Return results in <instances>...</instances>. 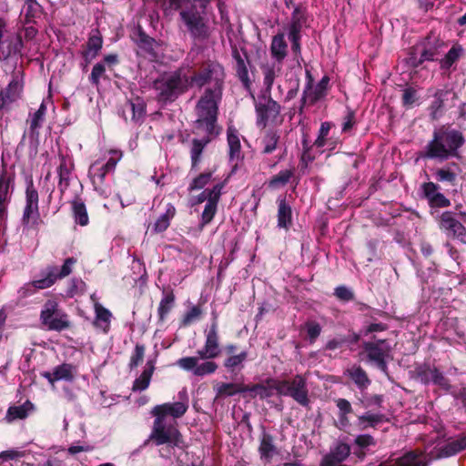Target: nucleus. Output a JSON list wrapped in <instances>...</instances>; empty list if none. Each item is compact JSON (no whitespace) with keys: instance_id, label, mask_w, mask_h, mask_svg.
<instances>
[{"instance_id":"nucleus-49","label":"nucleus","mask_w":466,"mask_h":466,"mask_svg":"<svg viewBox=\"0 0 466 466\" xmlns=\"http://www.w3.org/2000/svg\"><path fill=\"white\" fill-rule=\"evenodd\" d=\"M200 358L198 357H185L177 360V365L184 370L192 371L196 370L198 362Z\"/></svg>"},{"instance_id":"nucleus-30","label":"nucleus","mask_w":466,"mask_h":466,"mask_svg":"<svg viewBox=\"0 0 466 466\" xmlns=\"http://www.w3.org/2000/svg\"><path fill=\"white\" fill-rule=\"evenodd\" d=\"M292 223V210L285 199L279 201L278 226L282 228H289Z\"/></svg>"},{"instance_id":"nucleus-24","label":"nucleus","mask_w":466,"mask_h":466,"mask_svg":"<svg viewBox=\"0 0 466 466\" xmlns=\"http://www.w3.org/2000/svg\"><path fill=\"white\" fill-rule=\"evenodd\" d=\"M34 410L35 405L30 400H26L20 406H11L7 410L5 420L8 422H12L15 420L25 419Z\"/></svg>"},{"instance_id":"nucleus-1","label":"nucleus","mask_w":466,"mask_h":466,"mask_svg":"<svg viewBox=\"0 0 466 466\" xmlns=\"http://www.w3.org/2000/svg\"><path fill=\"white\" fill-rule=\"evenodd\" d=\"M220 87H208L200 96L197 106L195 128L208 136L218 134L216 122L218 117V103L221 99Z\"/></svg>"},{"instance_id":"nucleus-40","label":"nucleus","mask_w":466,"mask_h":466,"mask_svg":"<svg viewBox=\"0 0 466 466\" xmlns=\"http://www.w3.org/2000/svg\"><path fill=\"white\" fill-rule=\"evenodd\" d=\"M102 37L98 35H93L89 37L87 42V49L85 52L84 56L85 57L93 59L96 56L98 51L102 47Z\"/></svg>"},{"instance_id":"nucleus-19","label":"nucleus","mask_w":466,"mask_h":466,"mask_svg":"<svg viewBox=\"0 0 466 466\" xmlns=\"http://www.w3.org/2000/svg\"><path fill=\"white\" fill-rule=\"evenodd\" d=\"M59 166L57 173L59 177L58 187L61 192H64L69 185V177L73 169V163L71 159L64 155H59Z\"/></svg>"},{"instance_id":"nucleus-12","label":"nucleus","mask_w":466,"mask_h":466,"mask_svg":"<svg viewBox=\"0 0 466 466\" xmlns=\"http://www.w3.org/2000/svg\"><path fill=\"white\" fill-rule=\"evenodd\" d=\"M132 39L138 47V54L151 60H155L158 57L157 50L159 48V44L157 43L155 39L147 35L140 29H137L133 33Z\"/></svg>"},{"instance_id":"nucleus-20","label":"nucleus","mask_w":466,"mask_h":466,"mask_svg":"<svg viewBox=\"0 0 466 466\" xmlns=\"http://www.w3.org/2000/svg\"><path fill=\"white\" fill-rule=\"evenodd\" d=\"M91 299L94 301V309L96 314L94 324L103 331L106 332L110 326L112 314L108 309L95 300V295L91 296Z\"/></svg>"},{"instance_id":"nucleus-41","label":"nucleus","mask_w":466,"mask_h":466,"mask_svg":"<svg viewBox=\"0 0 466 466\" xmlns=\"http://www.w3.org/2000/svg\"><path fill=\"white\" fill-rule=\"evenodd\" d=\"M293 176V169L281 170L269 180L268 185L272 188H278L279 187L285 186Z\"/></svg>"},{"instance_id":"nucleus-11","label":"nucleus","mask_w":466,"mask_h":466,"mask_svg":"<svg viewBox=\"0 0 466 466\" xmlns=\"http://www.w3.org/2000/svg\"><path fill=\"white\" fill-rule=\"evenodd\" d=\"M364 350L368 354L370 361H373L377 366L386 370V358L389 357L391 348L386 343L385 340H379L377 342H367L364 344Z\"/></svg>"},{"instance_id":"nucleus-5","label":"nucleus","mask_w":466,"mask_h":466,"mask_svg":"<svg viewBox=\"0 0 466 466\" xmlns=\"http://www.w3.org/2000/svg\"><path fill=\"white\" fill-rule=\"evenodd\" d=\"M41 323L49 330L62 331L71 327L69 316L59 308L55 299L45 302L40 312Z\"/></svg>"},{"instance_id":"nucleus-18","label":"nucleus","mask_w":466,"mask_h":466,"mask_svg":"<svg viewBox=\"0 0 466 466\" xmlns=\"http://www.w3.org/2000/svg\"><path fill=\"white\" fill-rule=\"evenodd\" d=\"M252 392L255 396H259L261 399L273 396L275 393L279 394V380H268L265 383L257 384L253 387H248V390Z\"/></svg>"},{"instance_id":"nucleus-28","label":"nucleus","mask_w":466,"mask_h":466,"mask_svg":"<svg viewBox=\"0 0 466 466\" xmlns=\"http://www.w3.org/2000/svg\"><path fill=\"white\" fill-rule=\"evenodd\" d=\"M464 449H466V436L461 439L452 441L445 444L443 447H441L439 452L436 455H433V457L442 458L452 456Z\"/></svg>"},{"instance_id":"nucleus-3","label":"nucleus","mask_w":466,"mask_h":466,"mask_svg":"<svg viewBox=\"0 0 466 466\" xmlns=\"http://www.w3.org/2000/svg\"><path fill=\"white\" fill-rule=\"evenodd\" d=\"M154 87L157 91L159 100L175 99L178 95L187 90L184 71L180 68L173 73L162 76L154 82Z\"/></svg>"},{"instance_id":"nucleus-26","label":"nucleus","mask_w":466,"mask_h":466,"mask_svg":"<svg viewBox=\"0 0 466 466\" xmlns=\"http://www.w3.org/2000/svg\"><path fill=\"white\" fill-rule=\"evenodd\" d=\"M280 144V134L275 130H268L261 139V152L271 154Z\"/></svg>"},{"instance_id":"nucleus-13","label":"nucleus","mask_w":466,"mask_h":466,"mask_svg":"<svg viewBox=\"0 0 466 466\" xmlns=\"http://www.w3.org/2000/svg\"><path fill=\"white\" fill-rule=\"evenodd\" d=\"M440 226L449 236L466 242V228L454 218L451 212L446 211L441 214Z\"/></svg>"},{"instance_id":"nucleus-10","label":"nucleus","mask_w":466,"mask_h":466,"mask_svg":"<svg viewBox=\"0 0 466 466\" xmlns=\"http://www.w3.org/2000/svg\"><path fill=\"white\" fill-rule=\"evenodd\" d=\"M218 324L214 321L206 334L205 345L198 350V356L201 360H211L220 355Z\"/></svg>"},{"instance_id":"nucleus-7","label":"nucleus","mask_w":466,"mask_h":466,"mask_svg":"<svg viewBox=\"0 0 466 466\" xmlns=\"http://www.w3.org/2000/svg\"><path fill=\"white\" fill-rule=\"evenodd\" d=\"M279 395L290 396L302 406L309 405V390L307 379L302 375H296L291 380H279Z\"/></svg>"},{"instance_id":"nucleus-29","label":"nucleus","mask_w":466,"mask_h":466,"mask_svg":"<svg viewBox=\"0 0 466 466\" xmlns=\"http://www.w3.org/2000/svg\"><path fill=\"white\" fill-rule=\"evenodd\" d=\"M288 46L284 40V35L279 34L273 37L270 45L271 56L278 61L282 62L287 56Z\"/></svg>"},{"instance_id":"nucleus-22","label":"nucleus","mask_w":466,"mask_h":466,"mask_svg":"<svg viewBox=\"0 0 466 466\" xmlns=\"http://www.w3.org/2000/svg\"><path fill=\"white\" fill-rule=\"evenodd\" d=\"M236 346L233 344L228 345L226 347V351L229 355L224 362V366L230 370H234L235 369H241L243 367L244 361L247 360L248 353L246 351H241L238 354H235Z\"/></svg>"},{"instance_id":"nucleus-33","label":"nucleus","mask_w":466,"mask_h":466,"mask_svg":"<svg viewBox=\"0 0 466 466\" xmlns=\"http://www.w3.org/2000/svg\"><path fill=\"white\" fill-rule=\"evenodd\" d=\"M384 420L385 416L382 414L367 412L358 418V425L360 430H365L368 427H375Z\"/></svg>"},{"instance_id":"nucleus-14","label":"nucleus","mask_w":466,"mask_h":466,"mask_svg":"<svg viewBox=\"0 0 466 466\" xmlns=\"http://www.w3.org/2000/svg\"><path fill=\"white\" fill-rule=\"evenodd\" d=\"M187 408L188 405L187 401L168 402L155 406L151 410V414L155 419H161V420H165V418L168 415L176 419L182 417Z\"/></svg>"},{"instance_id":"nucleus-2","label":"nucleus","mask_w":466,"mask_h":466,"mask_svg":"<svg viewBox=\"0 0 466 466\" xmlns=\"http://www.w3.org/2000/svg\"><path fill=\"white\" fill-rule=\"evenodd\" d=\"M462 144V136L457 131H436L433 139L427 146L426 156L431 158L445 160L454 156L456 150Z\"/></svg>"},{"instance_id":"nucleus-25","label":"nucleus","mask_w":466,"mask_h":466,"mask_svg":"<svg viewBox=\"0 0 466 466\" xmlns=\"http://www.w3.org/2000/svg\"><path fill=\"white\" fill-rule=\"evenodd\" d=\"M9 187L10 181L0 178V224L4 223L7 218V207L11 198Z\"/></svg>"},{"instance_id":"nucleus-32","label":"nucleus","mask_w":466,"mask_h":466,"mask_svg":"<svg viewBox=\"0 0 466 466\" xmlns=\"http://www.w3.org/2000/svg\"><path fill=\"white\" fill-rule=\"evenodd\" d=\"M176 214V208L172 205H168L166 212L161 215L157 220L155 222L153 230L156 233H160L165 231L170 224V220L174 218Z\"/></svg>"},{"instance_id":"nucleus-57","label":"nucleus","mask_w":466,"mask_h":466,"mask_svg":"<svg viewBox=\"0 0 466 466\" xmlns=\"http://www.w3.org/2000/svg\"><path fill=\"white\" fill-rule=\"evenodd\" d=\"M306 329H307V333L310 339V342L311 343L314 342L315 339L319 336L320 331H321V328H320L319 324H318L317 322H314V321H310V322L306 323Z\"/></svg>"},{"instance_id":"nucleus-53","label":"nucleus","mask_w":466,"mask_h":466,"mask_svg":"<svg viewBox=\"0 0 466 466\" xmlns=\"http://www.w3.org/2000/svg\"><path fill=\"white\" fill-rule=\"evenodd\" d=\"M263 75H264V84L267 86V89L269 90L274 83V79L276 76V70L274 66H263Z\"/></svg>"},{"instance_id":"nucleus-39","label":"nucleus","mask_w":466,"mask_h":466,"mask_svg":"<svg viewBox=\"0 0 466 466\" xmlns=\"http://www.w3.org/2000/svg\"><path fill=\"white\" fill-rule=\"evenodd\" d=\"M46 113V106L42 103L39 108L32 115L30 119V130L32 133L38 134V129L41 127L45 116Z\"/></svg>"},{"instance_id":"nucleus-55","label":"nucleus","mask_w":466,"mask_h":466,"mask_svg":"<svg viewBox=\"0 0 466 466\" xmlns=\"http://www.w3.org/2000/svg\"><path fill=\"white\" fill-rule=\"evenodd\" d=\"M105 72H106V67L103 64H101V63L96 64L93 66V69H92V72L90 75L91 82L94 85L98 86V84L100 82V78L104 76Z\"/></svg>"},{"instance_id":"nucleus-8","label":"nucleus","mask_w":466,"mask_h":466,"mask_svg":"<svg viewBox=\"0 0 466 466\" xmlns=\"http://www.w3.org/2000/svg\"><path fill=\"white\" fill-rule=\"evenodd\" d=\"M257 126L265 128L268 125L281 122L280 106L271 98L264 97L256 103Z\"/></svg>"},{"instance_id":"nucleus-51","label":"nucleus","mask_w":466,"mask_h":466,"mask_svg":"<svg viewBox=\"0 0 466 466\" xmlns=\"http://www.w3.org/2000/svg\"><path fill=\"white\" fill-rule=\"evenodd\" d=\"M202 314V310L198 306H193L184 316L182 324L188 326L197 320Z\"/></svg>"},{"instance_id":"nucleus-37","label":"nucleus","mask_w":466,"mask_h":466,"mask_svg":"<svg viewBox=\"0 0 466 466\" xmlns=\"http://www.w3.org/2000/svg\"><path fill=\"white\" fill-rule=\"evenodd\" d=\"M56 268L55 267L48 268L46 277L32 281L35 289H44L51 287L56 281Z\"/></svg>"},{"instance_id":"nucleus-36","label":"nucleus","mask_w":466,"mask_h":466,"mask_svg":"<svg viewBox=\"0 0 466 466\" xmlns=\"http://www.w3.org/2000/svg\"><path fill=\"white\" fill-rule=\"evenodd\" d=\"M40 218L38 206L25 205L23 213V224L28 227L35 226Z\"/></svg>"},{"instance_id":"nucleus-42","label":"nucleus","mask_w":466,"mask_h":466,"mask_svg":"<svg viewBox=\"0 0 466 466\" xmlns=\"http://www.w3.org/2000/svg\"><path fill=\"white\" fill-rule=\"evenodd\" d=\"M348 373L360 388H366L370 384L366 372L360 367H352Z\"/></svg>"},{"instance_id":"nucleus-15","label":"nucleus","mask_w":466,"mask_h":466,"mask_svg":"<svg viewBox=\"0 0 466 466\" xmlns=\"http://www.w3.org/2000/svg\"><path fill=\"white\" fill-rule=\"evenodd\" d=\"M223 184H217L210 189L209 199L207 202L201 216V226L208 224L217 212L218 203L221 196Z\"/></svg>"},{"instance_id":"nucleus-47","label":"nucleus","mask_w":466,"mask_h":466,"mask_svg":"<svg viewBox=\"0 0 466 466\" xmlns=\"http://www.w3.org/2000/svg\"><path fill=\"white\" fill-rule=\"evenodd\" d=\"M146 348L144 345L137 344L134 352L132 353L129 360V368L132 370L137 368L143 360L145 356Z\"/></svg>"},{"instance_id":"nucleus-59","label":"nucleus","mask_w":466,"mask_h":466,"mask_svg":"<svg viewBox=\"0 0 466 466\" xmlns=\"http://www.w3.org/2000/svg\"><path fill=\"white\" fill-rule=\"evenodd\" d=\"M429 203L431 207L435 208H447L451 205V201L440 192L434 198H431Z\"/></svg>"},{"instance_id":"nucleus-64","label":"nucleus","mask_w":466,"mask_h":466,"mask_svg":"<svg viewBox=\"0 0 466 466\" xmlns=\"http://www.w3.org/2000/svg\"><path fill=\"white\" fill-rule=\"evenodd\" d=\"M355 443L361 448H365V447L374 445L375 442H374V439L370 435L363 434V435H359L355 439Z\"/></svg>"},{"instance_id":"nucleus-9","label":"nucleus","mask_w":466,"mask_h":466,"mask_svg":"<svg viewBox=\"0 0 466 466\" xmlns=\"http://www.w3.org/2000/svg\"><path fill=\"white\" fill-rule=\"evenodd\" d=\"M108 154L109 157L106 162L96 160L89 168V177L94 184H102L105 180L106 175L115 170L116 164L123 157L122 152L116 149L109 150Z\"/></svg>"},{"instance_id":"nucleus-60","label":"nucleus","mask_w":466,"mask_h":466,"mask_svg":"<svg viewBox=\"0 0 466 466\" xmlns=\"http://www.w3.org/2000/svg\"><path fill=\"white\" fill-rule=\"evenodd\" d=\"M336 404L340 411L341 419H344L347 414L352 411L350 403L345 399H338Z\"/></svg>"},{"instance_id":"nucleus-27","label":"nucleus","mask_w":466,"mask_h":466,"mask_svg":"<svg viewBox=\"0 0 466 466\" xmlns=\"http://www.w3.org/2000/svg\"><path fill=\"white\" fill-rule=\"evenodd\" d=\"M73 370L72 365L64 363L56 367L52 373H46L45 377L51 383L61 380H71L74 377Z\"/></svg>"},{"instance_id":"nucleus-56","label":"nucleus","mask_w":466,"mask_h":466,"mask_svg":"<svg viewBox=\"0 0 466 466\" xmlns=\"http://www.w3.org/2000/svg\"><path fill=\"white\" fill-rule=\"evenodd\" d=\"M130 106L133 113L132 119L136 122L142 120L146 114L145 105L137 101V103H131Z\"/></svg>"},{"instance_id":"nucleus-23","label":"nucleus","mask_w":466,"mask_h":466,"mask_svg":"<svg viewBox=\"0 0 466 466\" xmlns=\"http://www.w3.org/2000/svg\"><path fill=\"white\" fill-rule=\"evenodd\" d=\"M21 89L22 87L18 81H11L8 86L0 92V109L9 106L12 102L15 101L19 96Z\"/></svg>"},{"instance_id":"nucleus-38","label":"nucleus","mask_w":466,"mask_h":466,"mask_svg":"<svg viewBox=\"0 0 466 466\" xmlns=\"http://www.w3.org/2000/svg\"><path fill=\"white\" fill-rule=\"evenodd\" d=\"M175 296L172 292L167 293L164 295L162 299L160 300L158 306V315L161 321H163L167 315L170 312L171 309L174 306Z\"/></svg>"},{"instance_id":"nucleus-63","label":"nucleus","mask_w":466,"mask_h":466,"mask_svg":"<svg viewBox=\"0 0 466 466\" xmlns=\"http://www.w3.org/2000/svg\"><path fill=\"white\" fill-rule=\"evenodd\" d=\"M259 451L262 456L269 457L272 455L274 446L269 440L263 439L259 446Z\"/></svg>"},{"instance_id":"nucleus-62","label":"nucleus","mask_w":466,"mask_h":466,"mask_svg":"<svg viewBox=\"0 0 466 466\" xmlns=\"http://www.w3.org/2000/svg\"><path fill=\"white\" fill-rule=\"evenodd\" d=\"M335 295L341 300L349 301L353 299V293L346 287L340 286L335 289Z\"/></svg>"},{"instance_id":"nucleus-35","label":"nucleus","mask_w":466,"mask_h":466,"mask_svg":"<svg viewBox=\"0 0 466 466\" xmlns=\"http://www.w3.org/2000/svg\"><path fill=\"white\" fill-rule=\"evenodd\" d=\"M208 142L209 138L194 139L192 141V147L190 150L192 168L197 167L198 165L203 149Z\"/></svg>"},{"instance_id":"nucleus-61","label":"nucleus","mask_w":466,"mask_h":466,"mask_svg":"<svg viewBox=\"0 0 466 466\" xmlns=\"http://www.w3.org/2000/svg\"><path fill=\"white\" fill-rule=\"evenodd\" d=\"M446 95V91L442 89H438L434 93L435 101L433 102L431 107L434 109L433 116H435L436 111L439 110L443 106V98Z\"/></svg>"},{"instance_id":"nucleus-43","label":"nucleus","mask_w":466,"mask_h":466,"mask_svg":"<svg viewBox=\"0 0 466 466\" xmlns=\"http://www.w3.org/2000/svg\"><path fill=\"white\" fill-rule=\"evenodd\" d=\"M462 54V48L460 46H452L446 54L445 57L441 59V65L442 68H449L452 64L459 59Z\"/></svg>"},{"instance_id":"nucleus-6","label":"nucleus","mask_w":466,"mask_h":466,"mask_svg":"<svg viewBox=\"0 0 466 466\" xmlns=\"http://www.w3.org/2000/svg\"><path fill=\"white\" fill-rule=\"evenodd\" d=\"M147 441L157 446L167 444L174 447L182 443V436L175 424H167L164 420L155 419Z\"/></svg>"},{"instance_id":"nucleus-48","label":"nucleus","mask_w":466,"mask_h":466,"mask_svg":"<svg viewBox=\"0 0 466 466\" xmlns=\"http://www.w3.org/2000/svg\"><path fill=\"white\" fill-rule=\"evenodd\" d=\"M38 192L34 187L33 180H30L25 189V205L38 206Z\"/></svg>"},{"instance_id":"nucleus-44","label":"nucleus","mask_w":466,"mask_h":466,"mask_svg":"<svg viewBox=\"0 0 466 466\" xmlns=\"http://www.w3.org/2000/svg\"><path fill=\"white\" fill-rule=\"evenodd\" d=\"M73 211L76 221L81 225L86 226L88 223V216L86 212V208L82 202H74L73 204Z\"/></svg>"},{"instance_id":"nucleus-50","label":"nucleus","mask_w":466,"mask_h":466,"mask_svg":"<svg viewBox=\"0 0 466 466\" xmlns=\"http://www.w3.org/2000/svg\"><path fill=\"white\" fill-rule=\"evenodd\" d=\"M330 129V123L323 122L320 126L319 136L314 142L317 147H323L326 145V138Z\"/></svg>"},{"instance_id":"nucleus-52","label":"nucleus","mask_w":466,"mask_h":466,"mask_svg":"<svg viewBox=\"0 0 466 466\" xmlns=\"http://www.w3.org/2000/svg\"><path fill=\"white\" fill-rule=\"evenodd\" d=\"M76 263V259L75 258H68L65 260L63 266L59 272L56 271V279H64L67 277L72 272V268L74 265Z\"/></svg>"},{"instance_id":"nucleus-21","label":"nucleus","mask_w":466,"mask_h":466,"mask_svg":"<svg viewBox=\"0 0 466 466\" xmlns=\"http://www.w3.org/2000/svg\"><path fill=\"white\" fill-rule=\"evenodd\" d=\"M155 370V361L147 360L144 370L138 378H137L133 383V391H142L148 388L152 375Z\"/></svg>"},{"instance_id":"nucleus-54","label":"nucleus","mask_w":466,"mask_h":466,"mask_svg":"<svg viewBox=\"0 0 466 466\" xmlns=\"http://www.w3.org/2000/svg\"><path fill=\"white\" fill-rule=\"evenodd\" d=\"M436 177L439 181L454 183L456 180V174L450 168H440L436 171Z\"/></svg>"},{"instance_id":"nucleus-31","label":"nucleus","mask_w":466,"mask_h":466,"mask_svg":"<svg viewBox=\"0 0 466 466\" xmlns=\"http://www.w3.org/2000/svg\"><path fill=\"white\" fill-rule=\"evenodd\" d=\"M227 135L228 144L229 147V157L231 159L238 158L241 151L238 132L234 127L229 126L228 127Z\"/></svg>"},{"instance_id":"nucleus-4","label":"nucleus","mask_w":466,"mask_h":466,"mask_svg":"<svg viewBox=\"0 0 466 466\" xmlns=\"http://www.w3.org/2000/svg\"><path fill=\"white\" fill-rule=\"evenodd\" d=\"M187 79V89L192 86L202 87L213 83L212 87H220L223 80V70L218 65H208L198 71L191 68H181Z\"/></svg>"},{"instance_id":"nucleus-16","label":"nucleus","mask_w":466,"mask_h":466,"mask_svg":"<svg viewBox=\"0 0 466 466\" xmlns=\"http://www.w3.org/2000/svg\"><path fill=\"white\" fill-rule=\"evenodd\" d=\"M350 453V448L346 443H339L329 454H327L320 466H338Z\"/></svg>"},{"instance_id":"nucleus-46","label":"nucleus","mask_w":466,"mask_h":466,"mask_svg":"<svg viewBox=\"0 0 466 466\" xmlns=\"http://www.w3.org/2000/svg\"><path fill=\"white\" fill-rule=\"evenodd\" d=\"M218 369V365L216 362L211 360L204 361L200 364L198 363V367L196 370H194V375L198 377H203L205 375L214 373Z\"/></svg>"},{"instance_id":"nucleus-17","label":"nucleus","mask_w":466,"mask_h":466,"mask_svg":"<svg viewBox=\"0 0 466 466\" xmlns=\"http://www.w3.org/2000/svg\"><path fill=\"white\" fill-rule=\"evenodd\" d=\"M180 15L194 35L198 37L207 36V27L203 23V19L198 15L185 11L181 12Z\"/></svg>"},{"instance_id":"nucleus-58","label":"nucleus","mask_w":466,"mask_h":466,"mask_svg":"<svg viewBox=\"0 0 466 466\" xmlns=\"http://www.w3.org/2000/svg\"><path fill=\"white\" fill-rule=\"evenodd\" d=\"M422 191L428 201L439 193V186L433 182H427L421 186Z\"/></svg>"},{"instance_id":"nucleus-45","label":"nucleus","mask_w":466,"mask_h":466,"mask_svg":"<svg viewBox=\"0 0 466 466\" xmlns=\"http://www.w3.org/2000/svg\"><path fill=\"white\" fill-rule=\"evenodd\" d=\"M212 178V172H204L198 175L197 177L193 179L191 184L189 185L188 189L190 191L202 189L206 185H208Z\"/></svg>"},{"instance_id":"nucleus-34","label":"nucleus","mask_w":466,"mask_h":466,"mask_svg":"<svg viewBox=\"0 0 466 466\" xmlns=\"http://www.w3.org/2000/svg\"><path fill=\"white\" fill-rule=\"evenodd\" d=\"M218 397L232 396L238 392L248 390V387L237 383H220L216 387Z\"/></svg>"}]
</instances>
